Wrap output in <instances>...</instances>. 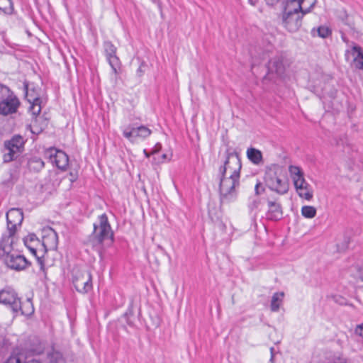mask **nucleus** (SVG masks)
I'll return each instance as SVG.
<instances>
[{"label":"nucleus","mask_w":363,"mask_h":363,"mask_svg":"<svg viewBox=\"0 0 363 363\" xmlns=\"http://www.w3.org/2000/svg\"><path fill=\"white\" fill-rule=\"evenodd\" d=\"M315 3V0H290L283 7L284 26L291 33L298 31L303 16L310 12Z\"/></svg>","instance_id":"nucleus-1"},{"label":"nucleus","mask_w":363,"mask_h":363,"mask_svg":"<svg viewBox=\"0 0 363 363\" xmlns=\"http://www.w3.org/2000/svg\"><path fill=\"white\" fill-rule=\"evenodd\" d=\"M265 185L279 195L286 194L289 189V184L283 174L282 167L278 164L267 167L264 173Z\"/></svg>","instance_id":"nucleus-2"},{"label":"nucleus","mask_w":363,"mask_h":363,"mask_svg":"<svg viewBox=\"0 0 363 363\" xmlns=\"http://www.w3.org/2000/svg\"><path fill=\"white\" fill-rule=\"evenodd\" d=\"M113 242V232L109 224L107 216L104 213L99 216V221L94 224V231L89 238L93 247L101 246L104 242Z\"/></svg>","instance_id":"nucleus-3"},{"label":"nucleus","mask_w":363,"mask_h":363,"mask_svg":"<svg viewBox=\"0 0 363 363\" xmlns=\"http://www.w3.org/2000/svg\"><path fill=\"white\" fill-rule=\"evenodd\" d=\"M220 201L221 204L229 203L237 198L236 189L240 186V178L218 174Z\"/></svg>","instance_id":"nucleus-4"},{"label":"nucleus","mask_w":363,"mask_h":363,"mask_svg":"<svg viewBox=\"0 0 363 363\" xmlns=\"http://www.w3.org/2000/svg\"><path fill=\"white\" fill-rule=\"evenodd\" d=\"M289 172L298 195L307 201L311 200L313 196V189L305 179L302 169L298 166L290 165Z\"/></svg>","instance_id":"nucleus-5"},{"label":"nucleus","mask_w":363,"mask_h":363,"mask_svg":"<svg viewBox=\"0 0 363 363\" xmlns=\"http://www.w3.org/2000/svg\"><path fill=\"white\" fill-rule=\"evenodd\" d=\"M25 140L20 135H15L9 140H6L4 144L6 151L3 155L4 162L14 160L23 150Z\"/></svg>","instance_id":"nucleus-6"},{"label":"nucleus","mask_w":363,"mask_h":363,"mask_svg":"<svg viewBox=\"0 0 363 363\" xmlns=\"http://www.w3.org/2000/svg\"><path fill=\"white\" fill-rule=\"evenodd\" d=\"M241 167V161L239 157L229 153L223 165L220 167L218 174L240 178Z\"/></svg>","instance_id":"nucleus-7"},{"label":"nucleus","mask_w":363,"mask_h":363,"mask_svg":"<svg viewBox=\"0 0 363 363\" xmlns=\"http://www.w3.org/2000/svg\"><path fill=\"white\" fill-rule=\"evenodd\" d=\"M21 106L18 98L9 90V93L5 94L0 100V115L9 116L16 113Z\"/></svg>","instance_id":"nucleus-8"},{"label":"nucleus","mask_w":363,"mask_h":363,"mask_svg":"<svg viewBox=\"0 0 363 363\" xmlns=\"http://www.w3.org/2000/svg\"><path fill=\"white\" fill-rule=\"evenodd\" d=\"M73 284L80 293H87L92 289L91 274L87 270L75 272L73 276Z\"/></svg>","instance_id":"nucleus-9"},{"label":"nucleus","mask_w":363,"mask_h":363,"mask_svg":"<svg viewBox=\"0 0 363 363\" xmlns=\"http://www.w3.org/2000/svg\"><path fill=\"white\" fill-rule=\"evenodd\" d=\"M19 299L17 293L13 289L5 288L0 291V303L9 307L12 311H16L17 308H20Z\"/></svg>","instance_id":"nucleus-10"},{"label":"nucleus","mask_w":363,"mask_h":363,"mask_svg":"<svg viewBox=\"0 0 363 363\" xmlns=\"http://www.w3.org/2000/svg\"><path fill=\"white\" fill-rule=\"evenodd\" d=\"M46 155L50 162L60 169L65 170L68 165L69 157L62 150L50 148L46 151Z\"/></svg>","instance_id":"nucleus-11"},{"label":"nucleus","mask_w":363,"mask_h":363,"mask_svg":"<svg viewBox=\"0 0 363 363\" xmlns=\"http://www.w3.org/2000/svg\"><path fill=\"white\" fill-rule=\"evenodd\" d=\"M23 220V212L19 208H11L6 213L7 230L15 233L16 227L21 225Z\"/></svg>","instance_id":"nucleus-12"},{"label":"nucleus","mask_w":363,"mask_h":363,"mask_svg":"<svg viewBox=\"0 0 363 363\" xmlns=\"http://www.w3.org/2000/svg\"><path fill=\"white\" fill-rule=\"evenodd\" d=\"M26 247L30 250V252L37 258L38 262L40 264V269H43L44 264L41 259V256L38 255L39 251L38 247H42L40 241L38 239L36 235L33 233L29 234L27 237L23 239Z\"/></svg>","instance_id":"nucleus-13"},{"label":"nucleus","mask_w":363,"mask_h":363,"mask_svg":"<svg viewBox=\"0 0 363 363\" xmlns=\"http://www.w3.org/2000/svg\"><path fill=\"white\" fill-rule=\"evenodd\" d=\"M104 51L106 58L111 67L113 72L117 73V69L120 67L119 58L116 56V48L110 41H106L104 44Z\"/></svg>","instance_id":"nucleus-14"},{"label":"nucleus","mask_w":363,"mask_h":363,"mask_svg":"<svg viewBox=\"0 0 363 363\" xmlns=\"http://www.w3.org/2000/svg\"><path fill=\"white\" fill-rule=\"evenodd\" d=\"M4 258L6 264L10 268L16 270L24 269L29 265V262L26 258L17 253H11Z\"/></svg>","instance_id":"nucleus-15"},{"label":"nucleus","mask_w":363,"mask_h":363,"mask_svg":"<svg viewBox=\"0 0 363 363\" xmlns=\"http://www.w3.org/2000/svg\"><path fill=\"white\" fill-rule=\"evenodd\" d=\"M351 50H347L345 52L346 60H350L352 58L354 67L359 69H363V52L359 46L352 43Z\"/></svg>","instance_id":"nucleus-16"},{"label":"nucleus","mask_w":363,"mask_h":363,"mask_svg":"<svg viewBox=\"0 0 363 363\" xmlns=\"http://www.w3.org/2000/svg\"><path fill=\"white\" fill-rule=\"evenodd\" d=\"M14 235L15 233H11V232L8 231V234H5L2 236L0 240V257H5L13 253Z\"/></svg>","instance_id":"nucleus-17"},{"label":"nucleus","mask_w":363,"mask_h":363,"mask_svg":"<svg viewBox=\"0 0 363 363\" xmlns=\"http://www.w3.org/2000/svg\"><path fill=\"white\" fill-rule=\"evenodd\" d=\"M267 70L268 74H276L278 77H281L285 71L283 57L281 55L272 57L268 62Z\"/></svg>","instance_id":"nucleus-18"},{"label":"nucleus","mask_w":363,"mask_h":363,"mask_svg":"<svg viewBox=\"0 0 363 363\" xmlns=\"http://www.w3.org/2000/svg\"><path fill=\"white\" fill-rule=\"evenodd\" d=\"M58 236L57 233L50 228L47 235L44 236L42 241V247L44 248L43 252L48 250H55L57 247Z\"/></svg>","instance_id":"nucleus-19"},{"label":"nucleus","mask_w":363,"mask_h":363,"mask_svg":"<svg viewBox=\"0 0 363 363\" xmlns=\"http://www.w3.org/2000/svg\"><path fill=\"white\" fill-rule=\"evenodd\" d=\"M268 212L267 213V217L268 219L272 220H278L282 218V208L280 203L273 201H268Z\"/></svg>","instance_id":"nucleus-20"},{"label":"nucleus","mask_w":363,"mask_h":363,"mask_svg":"<svg viewBox=\"0 0 363 363\" xmlns=\"http://www.w3.org/2000/svg\"><path fill=\"white\" fill-rule=\"evenodd\" d=\"M19 309L17 308L16 311H13L16 315L21 314L23 315H30L34 312V307L33 303L30 298H27L25 301L21 302L19 299Z\"/></svg>","instance_id":"nucleus-21"},{"label":"nucleus","mask_w":363,"mask_h":363,"mask_svg":"<svg viewBox=\"0 0 363 363\" xmlns=\"http://www.w3.org/2000/svg\"><path fill=\"white\" fill-rule=\"evenodd\" d=\"M247 157L253 164L257 165L263 162L262 152L254 147H250L247 149Z\"/></svg>","instance_id":"nucleus-22"},{"label":"nucleus","mask_w":363,"mask_h":363,"mask_svg":"<svg viewBox=\"0 0 363 363\" xmlns=\"http://www.w3.org/2000/svg\"><path fill=\"white\" fill-rule=\"evenodd\" d=\"M45 163L41 158L33 157L28 162V167L30 171L39 172L44 167Z\"/></svg>","instance_id":"nucleus-23"},{"label":"nucleus","mask_w":363,"mask_h":363,"mask_svg":"<svg viewBox=\"0 0 363 363\" xmlns=\"http://www.w3.org/2000/svg\"><path fill=\"white\" fill-rule=\"evenodd\" d=\"M284 294L283 292H277L274 294L271 301L270 308L272 311L277 312L279 311V307L283 301Z\"/></svg>","instance_id":"nucleus-24"},{"label":"nucleus","mask_w":363,"mask_h":363,"mask_svg":"<svg viewBox=\"0 0 363 363\" xmlns=\"http://www.w3.org/2000/svg\"><path fill=\"white\" fill-rule=\"evenodd\" d=\"M28 101L31 104L30 111L33 115L38 116L41 111V100L39 97L31 98L30 95L27 96Z\"/></svg>","instance_id":"nucleus-25"},{"label":"nucleus","mask_w":363,"mask_h":363,"mask_svg":"<svg viewBox=\"0 0 363 363\" xmlns=\"http://www.w3.org/2000/svg\"><path fill=\"white\" fill-rule=\"evenodd\" d=\"M311 34L314 37L318 36L325 38L331 34V30L328 26H321L317 28H313L311 30Z\"/></svg>","instance_id":"nucleus-26"},{"label":"nucleus","mask_w":363,"mask_h":363,"mask_svg":"<svg viewBox=\"0 0 363 363\" xmlns=\"http://www.w3.org/2000/svg\"><path fill=\"white\" fill-rule=\"evenodd\" d=\"M135 137L140 138H147L152 133V131L145 125H140L135 128Z\"/></svg>","instance_id":"nucleus-27"},{"label":"nucleus","mask_w":363,"mask_h":363,"mask_svg":"<svg viewBox=\"0 0 363 363\" xmlns=\"http://www.w3.org/2000/svg\"><path fill=\"white\" fill-rule=\"evenodd\" d=\"M0 11L6 14H10L13 11L11 0H0Z\"/></svg>","instance_id":"nucleus-28"},{"label":"nucleus","mask_w":363,"mask_h":363,"mask_svg":"<svg viewBox=\"0 0 363 363\" xmlns=\"http://www.w3.org/2000/svg\"><path fill=\"white\" fill-rule=\"evenodd\" d=\"M301 214L306 218H313L316 215V209L312 206H304L301 208Z\"/></svg>","instance_id":"nucleus-29"},{"label":"nucleus","mask_w":363,"mask_h":363,"mask_svg":"<svg viewBox=\"0 0 363 363\" xmlns=\"http://www.w3.org/2000/svg\"><path fill=\"white\" fill-rule=\"evenodd\" d=\"M48 357L51 363H63L64 362L62 354L59 351H52L48 354Z\"/></svg>","instance_id":"nucleus-30"},{"label":"nucleus","mask_w":363,"mask_h":363,"mask_svg":"<svg viewBox=\"0 0 363 363\" xmlns=\"http://www.w3.org/2000/svg\"><path fill=\"white\" fill-rule=\"evenodd\" d=\"M123 136L129 140L130 141H133L135 137V128L134 127H127L125 128L123 131Z\"/></svg>","instance_id":"nucleus-31"},{"label":"nucleus","mask_w":363,"mask_h":363,"mask_svg":"<svg viewBox=\"0 0 363 363\" xmlns=\"http://www.w3.org/2000/svg\"><path fill=\"white\" fill-rule=\"evenodd\" d=\"M290 0H265L267 5L274 6L276 5H280L281 9L283 10L284 6Z\"/></svg>","instance_id":"nucleus-32"},{"label":"nucleus","mask_w":363,"mask_h":363,"mask_svg":"<svg viewBox=\"0 0 363 363\" xmlns=\"http://www.w3.org/2000/svg\"><path fill=\"white\" fill-rule=\"evenodd\" d=\"M9 89L7 86L0 84V100L2 99L5 94L9 93Z\"/></svg>","instance_id":"nucleus-33"},{"label":"nucleus","mask_w":363,"mask_h":363,"mask_svg":"<svg viewBox=\"0 0 363 363\" xmlns=\"http://www.w3.org/2000/svg\"><path fill=\"white\" fill-rule=\"evenodd\" d=\"M5 363H21V361L17 356H11Z\"/></svg>","instance_id":"nucleus-34"},{"label":"nucleus","mask_w":363,"mask_h":363,"mask_svg":"<svg viewBox=\"0 0 363 363\" xmlns=\"http://www.w3.org/2000/svg\"><path fill=\"white\" fill-rule=\"evenodd\" d=\"M162 148V145L160 143H157L151 151L152 155L157 154Z\"/></svg>","instance_id":"nucleus-35"},{"label":"nucleus","mask_w":363,"mask_h":363,"mask_svg":"<svg viewBox=\"0 0 363 363\" xmlns=\"http://www.w3.org/2000/svg\"><path fill=\"white\" fill-rule=\"evenodd\" d=\"M166 159H167V155L166 154L161 155L158 158L154 157L155 163L163 162L164 160H166Z\"/></svg>","instance_id":"nucleus-36"},{"label":"nucleus","mask_w":363,"mask_h":363,"mask_svg":"<svg viewBox=\"0 0 363 363\" xmlns=\"http://www.w3.org/2000/svg\"><path fill=\"white\" fill-rule=\"evenodd\" d=\"M260 185H261L260 182H257L255 185V194L257 195L260 194L261 192L264 191V190L263 188H262V189L260 190Z\"/></svg>","instance_id":"nucleus-37"},{"label":"nucleus","mask_w":363,"mask_h":363,"mask_svg":"<svg viewBox=\"0 0 363 363\" xmlns=\"http://www.w3.org/2000/svg\"><path fill=\"white\" fill-rule=\"evenodd\" d=\"M259 201L255 200L250 203V207L251 209L257 208L259 206Z\"/></svg>","instance_id":"nucleus-38"},{"label":"nucleus","mask_w":363,"mask_h":363,"mask_svg":"<svg viewBox=\"0 0 363 363\" xmlns=\"http://www.w3.org/2000/svg\"><path fill=\"white\" fill-rule=\"evenodd\" d=\"M270 352H271V358H270V362L274 363V348L271 347L270 348Z\"/></svg>","instance_id":"nucleus-39"},{"label":"nucleus","mask_w":363,"mask_h":363,"mask_svg":"<svg viewBox=\"0 0 363 363\" xmlns=\"http://www.w3.org/2000/svg\"><path fill=\"white\" fill-rule=\"evenodd\" d=\"M249 4H250L252 6H255L257 5L258 0H248Z\"/></svg>","instance_id":"nucleus-40"},{"label":"nucleus","mask_w":363,"mask_h":363,"mask_svg":"<svg viewBox=\"0 0 363 363\" xmlns=\"http://www.w3.org/2000/svg\"><path fill=\"white\" fill-rule=\"evenodd\" d=\"M342 39L345 43H346L349 45L350 41L344 35H342Z\"/></svg>","instance_id":"nucleus-41"},{"label":"nucleus","mask_w":363,"mask_h":363,"mask_svg":"<svg viewBox=\"0 0 363 363\" xmlns=\"http://www.w3.org/2000/svg\"><path fill=\"white\" fill-rule=\"evenodd\" d=\"M26 363H40V362L38 360L32 359V360L26 362Z\"/></svg>","instance_id":"nucleus-42"},{"label":"nucleus","mask_w":363,"mask_h":363,"mask_svg":"<svg viewBox=\"0 0 363 363\" xmlns=\"http://www.w3.org/2000/svg\"><path fill=\"white\" fill-rule=\"evenodd\" d=\"M359 278L363 281V268L359 271Z\"/></svg>","instance_id":"nucleus-43"},{"label":"nucleus","mask_w":363,"mask_h":363,"mask_svg":"<svg viewBox=\"0 0 363 363\" xmlns=\"http://www.w3.org/2000/svg\"><path fill=\"white\" fill-rule=\"evenodd\" d=\"M359 328H360L359 335L363 337V324L359 326Z\"/></svg>","instance_id":"nucleus-44"},{"label":"nucleus","mask_w":363,"mask_h":363,"mask_svg":"<svg viewBox=\"0 0 363 363\" xmlns=\"http://www.w3.org/2000/svg\"><path fill=\"white\" fill-rule=\"evenodd\" d=\"M144 153H145L146 157H150V156L152 155L151 152L148 153L145 150H144Z\"/></svg>","instance_id":"nucleus-45"}]
</instances>
